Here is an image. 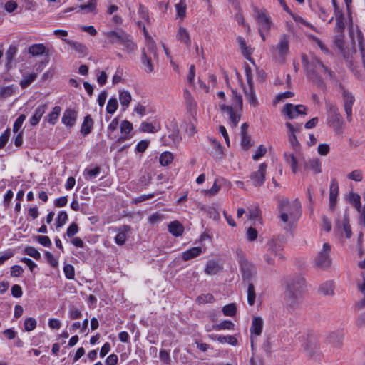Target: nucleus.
<instances>
[{"mask_svg":"<svg viewBox=\"0 0 365 365\" xmlns=\"http://www.w3.org/2000/svg\"><path fill=\"white\" fill-rule=\"evenodd\" d=\"M195 65L192 64L190 65L189 68V71L187 72L186 78H187V83L190 87H195Z\"/></svg>","mask_w":365,"mask_h":365,"instance_id":"41","label":"nucleus"},{"mask_svg":"<svg viewBox=\"0 0 365 365\" xmlns=\"http://www.w3.org/2000/svg\"><path fill=\"white\" fill-rule=\"evenodd\" d=\"M347 178L350 180L360 182L363 178L362 173L360 170H354L348 174Z\"/></svg>","mask_w":365,"mask_h":365,"instance_id":"56","label":"nucleus"},{"mask_svg":"<svg viewBox=\"0 0 365 365\" xmlns=\"http://www.w3.org/2000/svg\"><path fill=\"white\" fill-rule=\"evenodd\" d=\"M184 98L185 99L186 107L190 116L195 120L197 115V104L190 93L187 91H184Z\"/></svg>","mask_w":365,"mask_h":365,"instance_id":"13","label":"nucleus"},{"mask_svg":"<svg viewBox=\"0 0 365 365\" xmlns=\"http://www.w3.org/2000/svg\"><path fill=\"white\" fill-rule=\"evenodd\" d=\"M96 0H90L88 4H82L79 6L81 10H85L87 12L93 11L96 7Z\"/></svg>","mask_w":365,"mask_h":365,"instance_id":"55","label":"nucleus"},{"mask_svg":"<svg viewBox=\"0 0 365 365\" xmlns=\"http://www.w3.org/2000/svg\"><path fill=\"white\" fill-rule=\"evenodd\" d=\"M142 63L145 66L146 72L150 73L153 71V65L151 61V58L147 56L145 49H143L142 52Z\"/></svg>","mask_w":365,"mask_h":365,"instance_id":"39","label":"nucleus"},{"mask_svg":"<svg viewBox=\"0 0 365 365\" xmlns=\"http://www.w3.org/2000/svg\"><path fill=\"white\" fill-rule=\"evenodd\" d=\"M132 101V96L130 93L125 90L119 91V101L123 108V110H126Z\"/></svg>","mask_w":365,"mask_h":365,"instance_id":"23","label":"nucleus"},{"mask_svg":"<svg viewBox=\"0 0 365 365\" xmlns=\"http://www.w3.org/2000/svg\"><path fill=\"white\" fill-rule=\"evenodd\" d=\"M220 264L215 261H209L206 265L205 272L207 274H216L220 270Z\"/></svg>","mask_w":365,"mask_h":365,"instance_id":"38","label":"nucleus"},{"mask_svg":"<svg viewBox=\"0 0 365 365\" xmlns=\"http://www.w3.org/2000/svg\"><path fill=\"white\" fill-rule=\"evenodd\" d=\"M61 111V108L58 106H55L53 110L46 116V120L51 125H55L57 122Z\"/></svg>","mask_w":365,"mask_h":365,"instance_id":"33","label":"nucleus"},{"mask_svg":"<svg viewBox=\"0 0 365 365\" xmlns=\"http://www.w3.org/2000/svg\"><path fill=\"white\" fill-rule=\"evenodd\" d=\"M235 324L229 320H225L221 322L218 324L214 326V329L215 330H222V329H228L232 330L234 329Z\"/></svg>","mask_w":365,"mask_h":365,"instance_id":"44","label":"nucleus"},{"mask_svg":"<svg viewBox=\"0 0 365 365\" xmlns=\"http://www.w3.org/2000/svg\"><path fill=\"white\" fill-rule=\"evenodd\" d=\"M341 89L344 111L346 114L347 120L351 122L352 120V106L355 98L351 92L343 87H341Z\"/></svg>","mask_w":365,"mask_h":365,"instance_id":"9","label":"nucleus"},{"mask_svg":"<svg viewBox=\"0 0 365 365\" xmlns=\"http://www.w3.org/2000/svg\"><path fill=\"white\" fill-rule=\"evenodd\" d=\"M267 153V148L261 145L257 149L255 153L253 155L252 158L254 160H258L260 158L263 157Z\"/></svg>","mask_w":365,"mask_h":365,"instance_id":"63","label":"nucleus"},{"mask_svg":"<svg viewBox=\"0 0 365 365\" xmlns=\"http://www.w3.org/2000/svg\"><path fill=\"white\" fill-rule=\"evenodd\" d=\"M327 115V124L336 133H341L344 127V119L336 105L329 101L325 102Z\"/></svg>","mask_w":365,"mask_h":365,"instance_id":"4","label":"nucleus"},{"mask_svg":"<svg viewBox=\"0 0 365 365\" xmlns=\"http://www.w3.org/2000/svg\"><path fill=\"white\" fill-rule=\"evenodd\" d=\"M26 119V116L24 114L20 115L16 120H15L14 125H13V131L14 133H18L20 130L21 127L23 125V123L24 122Z\"/></svg>","mask_w":365,"mask_h":365,"instance_id":"54","label":"nucleus"},{"mask_svg":"<svg viewBox=\"0 0 365 365\" xmlns=\"http://www.w3.org/2000/svg\"><path fill=\"white\" fill-rule=\"evenodd\" d=\"M46 109H47L46 104L41 105L36 108L34 115L29 120V123H30L31 125L35 126L37 124H38L41 118L45 113Z\"/></svg>","mask_w":365,"mask_h":365,"instance_id":"20","label":"nucleus"},{"mask_svg":"<svg viewBox=\"0 0 365 365\" xmlns=\"http://www.w3.org/2000/svg\"><path fill=\"white\" fill-rule=\"evenodd\" d=\"M100 170L101 168L98 166H96L93 169H86L83 173L86 180H89L95 178L100 173Z\"/></svg>","mask_w":365,"mask_h":365,"instance_id":"42","label":"nucleus"},{"mask_svg":"<svg viewBox=\"0 0 365 365\" xmlns=\"http://www.w3.org/2000/svg\"><path fill=\"white\" fill-rule=\"evenodd\" d=\"M267 168V165L265 163H262L259 165L257 171H254L250 174V178L255 187H260L263 185L265 180Z\"/></svg>","mask_w":365,"mask_h":365,"instance_id":"10","label":"nucleus"},{"mask_svg":"<svg viewBox=\"0 0 365 365\" xmlns=\"http://www.w3.org/2000/svg\"><path fill=\"white\" fill-rule=\"evenodd\" d=\"M319 292L323 295H334V285L332 281H327L322 284L319 288Z\"/></svg>","mask_w":365,"mask_h":365,"instance_id":"28","label":"nucleus"},{"mask_svg":"<svg viewBox=\"0 0 365 365\" xmlns=\"http://www.w3.org/2000/svg\"><path fill=\"white\" fill-rule=\"evenodd\" d=\"M305 289L306 281L304 277L294 276L287 279L284 300L290 310L294 311L299 307Z\"/></svg>","mask_w":365,"mask_h":365,"instance_id":"1","label":"nucleus"},{"mask_svg":"<svg viewBox=\"0 0 365 365\" xmlns=\"http://www.w3.org/2000/svg\"><path fill=\"white\" fill-rule=\"evenodd\" d=\"M236 254L242 281L247 283L252 282L257 274V269L255 264L247 259L241 249H237Z\"/></svg>","mask_w":365,"mask_h":365,"instance_id":"3","label":"nucleus"},{"mask_svg":"<svg viewBox=\"0 0 365 365\" xmlns=\"http://www.w3.org/2000/svg\"><path fill=\"white\" fill-rule=\"evenodd\" d=\"M306 110L307 108L303 105L294 106L292 103H287L284 107L283 113L289 119H294L299 115H306Z\"/></svg>","mask_w":365,"mask_h":365,"instance_id":"11","label":"nucleus"},{"mask_svg":"<svg viewBox=\"0 0 365 365\" xmlns=\"http://www.w3.org/2000/svg\"><path fill=\"white\" fill-rule=\"evenodd\" d=\"M220 108L222 112L227 113L230 122L232 123L233 126L235 127L240 120V116L234 112L233 108L230 106L221 104L220 105Z\"/></svg>","mask_w":365,"mask_h":365,"instance_id":"21","label":"nucleus"},{"mask_svg":"<svg viewBox=\"0 0 365 365\" xmlns=\"http://www.w3.org/2000/svg\"><path fill=\"white\" fill-rule=\"evenodd\" d=\"M24 253L30 257L34 258L36 260L41 259L40 252L34 247H27L24 250Z\"/></svg>","mask_w":365,"mask_h":365,"instance_id":"51","label":"nucleus"},{"mask_svg":"<svg viewBox=\"0 0 365 365\" xmlns=\"http://www.w3.org/2000/svg\"><path fill=\"white\" fill-rule=\"evenodd\" d=\"M168 232L175 237H179L182 235V225L178 221L175 220L168 225Z\"/></svg>","mask_w":365,"mask_h":365,"instance_id":"26","label":"nucleus"},{"mask_svg":"<svg viewBox=\"0 0 365 365\" xmlns=\"http://www.w3.org/2000/svg\"><path fill=\"white\" fill-rule=\"evenodd\" d=\"M216 339L221 344L227 343L232 346L237 344V339L233 336H217Z\"/></svg>","mask_w":365,"mask_h":365,"instance_id":"43","label":"nucleus"},{"mask_svg":"<svg viewBox=\"0 0 365 365\" xmlns=\"http://www.w3.org/2000/svg\"><path fill=\"white\" fill-rule=\"evenodd\" d=\"M165 218V217L163 214L159 213V212H155L149 217L148 220L151 224H156V223H158V222L163 221Z\"/></svg>","mask_w":365,"mask_h":365,"instance_id":"61","label":"nucleus"},{"mask_svg":"<svg viewBox=\"0 0 365 365\" xmlns=\"http://www.w3.org/2000/svg\"><path fill=\"white\" fill-rule=\"evenodd\" d=\"M318 62H322L318 58H314L310 62H307L306 68L309 77L315 82L318 86H323L324 83L321 77L319 76L320 68L317 66Z\"/></svg>","mask_w":365,"mask_h":365,"instance_id":"7","label":"nucleus"},{"mask_svg":"<svg viewBox=\"0 0 365 365\" xmlns=\"http://www.w3.org/2000/svg\"><path fill=\"white\" fill-rule=\"evenodd\" d=\"M118 107V103L117 99L115 98H111L108 101L106 111L108 113L113 114L116 111Z\"/></svg>","mask_w":365,"mask_h":365,"instance_id":"47","label":"nucleus"},{"mask_svg":"<svg viewBox=\"0 0 365 365\" xmlns=\"http://www.w3.org/2000/svg\"><path fill=\"white\" fill-rule=\"evenodd\" d=\"M202 253V249L199 247H192L184 252V261L191 259L199 256Z\"/></svg>","mask_w":365,"mask_h":365,"instance_id":"36","label":"nucleus"},{"mask_svg":"<svg viewBox=\"0 0 365 365\" xmlns=\"http://www.w3.org/2000/svg\"><path fill=\"white\" fill-rule=\"evenodd\" d=\"M213 300H214V297H213L212 294H211L210 293L205 294H201L196 298V302L199 304H205V303H211L213 302Z\"/></svg>","mask_w":365,"mask_h":365,"instance_id":"50","label":"nucleus"},{"mask_svg":"<svg viewBox=\"0 0 365 365\" xmlns=\"http://www.w3.org/2000/svg\"><path fill=\"white\" fill-rule=\"evenodd\" d=\"M256 293L253 282L247 283V302L250 306H253L255 303Z\"/></svg>","mask_w":365,"mask_h":365,"instance_id":"35","label":"nucleus"},{"mask_svg":"<svg viewBox=\"0 0 365 365\" xmlns=\"http://www.w3.org/2000/svg\"><path fill=\"white\" fill-rule=\"evenodd\" d=\"M237 42L240 45V47L242 50V55L249 61L251 60V54H252V48L250 47V46H247L246 45V42L245 41V39L241 37V36H238L237 38Z\"/></svg>","mask_w":365,"mask_h":365,"instance_id":"31","label":"nucleus"},{"mask_svg":"<svg viewBox=\"0 0 365 365\" xmlns=\"http://www.w3.org/2000/svg\"><path fill=\"white\" fill-rule=\"evenodd\" d=\"M255 13L257 21L259 25V29H262L265 31H269L271 28L272 21L267 11L264 9H256Z\"/></svg>","mask_w":365,"mask_h":365,"instance_id":"12","label":"nucleus"},{"mask_svg":"<svg viewBox=\"0 0 365 365\" xmlns=\"http://www.w3.org/2000/svg\"><path fill=\"white\" fill-rule=\"evenodd\" d=\"M68 220V215L65 211H61L58 213L57 217V227H62Z\"/></svg>","mask_w":365,"mask_h":365,"instance_id":"60","label":"nucleus"},{"mask_svg":"<svg viewBox=\"0 0 365 365\" xmlns=\"http://www.w3.org/2000/svg\"><path fill=\"white\" fill-rule=\"evenodd\" d=\"M13 86H8L0 88V96L2 98H7L11 96L14 93Z\"/></svg>","mask_w":365,"mask_h":365,"instance_id":"59","label":"nucleus"},{"mask_svg":"<svg viewBox=\"0 0 365 365\" xmlns=\"http://www.w3.org/2000/svg\"><path fill=\"white\" fill-rule=\"evenodd\" d=\"M34 240L44 247H49L51 246V241L48 236L37 235L34 237Z\"/></svg>","mask_w":365,"mask_h":365,"instance_id":"52","label":"nucleus"},{"mask_svg":"<svg viewBox=\"0 0 365 365\" xmlns=\"http://www.w3.org/2000/svg\"><path fill=\"white\" fill-rule=\"evenodd\" d=\"M120 45L125 47L128 52H133L137 48L136 44L133 41L130 36L125 33V38L122 40Z\"/></svg>","mask_w":365,"mask_h":365,"instance_id":"34","label":"nucleus"},{"mask_svg":"<svg viewBox=\"0 0 365 365\" xmlns=\"http://www.w3.org/2000/svg\"><path fill=\"white\" fill-rule=\"evenodd\" d=\"M290 37L286 34L279 36V42L276 46L272 47V50L278 53L279 57L284 58L289 51Z\"/></svg>","mask_w":365,"mask_h":365,"instance_id":"8","label":"nucleus"},{"mask_svg":"<svg viewBox=\"0 0 365 365\" xmlns=\"http://www.w3.org/2000/svg\"><path fill=\"white\" fill-rule=\"evenodd\" d=\"M283 156L285 163L291 168L292 172L296 174L299 170V165L304 161L302 155L299 152L295 153L284 152Z\"/></svg>","mask_w":365,"mask_h":365,"instance_id":"6","label":"nucleus"},{"mask_svg":"<svg viewBox=\"0 0 365 365\" xmlns=\"http://www.w3.org/2000/svg\"><path fill=\"white\" fill-rule=\"evenodd\" d=\"M133 130V125L128 120H123L122 121L120 124V131L122 133H125V135H128L130 133V131Z\"/></svg>","mask_w":365,"mask_h":365,"instance_id":"57","label":"nucleus"},{"mask_svg":"<svg viewBox=\"0 0 365 365\" xmlns=\"http://www.w3.org/2000/svg\"><path fill=\"white\" fill-rule=\"evenodd\" d=\"M63 41L72 48H73L78 53L81 55H85L87 53L88 48L85 45L67 38H63Z\"/></svg>","mask_w":365,"mask_h":365,"instance_id":"25","label":"nucleus"},{"mask_svg":"<svg viewBox=\"0 0 365 365\" xmlns=\"http://www.w3.org/2000/svg\"><path fill=\"white\" fill-rule=\"evenodd\" d=\"M317 66L320 68V73L324 74L329 78H334V72L327 66H326L322 62H318Z\"/></svg>","mask_w":365,"mask_h":365,"instance_id":"53","label":"nucleus"},{"mask_svg":"<svg viewBox=\"0 0 365 365\" xmlns=\"http://www.w3.org/2000/svg\"><path fill=\"white\" fill-rule=\"evenodd\" d=\"M139 130L143 133H154L158 131V128H156L152 123L148 122H143L140 126Z\"/></svg>","mask_w":365,"mask_h":365,"instance_id":"48","label":"nucleus"},{"mask_svg":"<svg viewBox=\"0 0 365 365\" xmlns=\"http://www.w3.org/2000/svg\"><path fill=\"white\" fill-rule=\"evenodd\" d=\"M304 163V169H309L313 171L314 173L318 174L322 173L321 162L318 158L309 160Z\"/></svg>","mask_w":365,"mask_h":365,"instance_id":"24","label":"nucleus"},{"mask_svg":"<svg viewBox=\"0 0 365 365\" xmlns=\"http://www.w3.org/2000/svg\"><path fill=\"white\" fill-rule=\"evenodd\" d=\"M263 329V320L259 317H255L250 327V332L255 336H259Z\"/></svg>","mask_w":365,"mask_h":365,"instance_id":"22","label":"nucleus"},{"mask_svg":"<svg viewBox=\"0 0 365 365\" xmlns=\"http://www.w3.org/2000/svg\"><path fill=\"white\" fill-rule=\"evenodd\" d=\"M173 160V155L168 151L163 152L159 157V163L162 166L170 165Z\"/></svg>","mask_w":365,"mask_h":365,"instance_id":"37","label":"nucleus"},{"mask_svg":"<svg viewBox=\"0 0 365 365\" xmlns=\"http://www.w3.org/2000/svg\"><path fill=\"white\" fill-rule=\"evenodd\" d=\"M348 200L357 210L359 212H361V197L359 194L351 192L349 195Z\"/></svg>","mask_w":365,"mask_h":365,"instance_id":"32","label":"nucleus"},{"mask_svg":"<svg viewBox=\"0 0 365 365\" xmlns=\"http://www.w3.org/2000/svg\"><path fill=\"white\" fill-rule=\"evenodd\" d=\"M130 231V226L124 225L118 229V234L115 237V242L118 245H123L128 238V233Z\"/></svg>","mask_w":365,"mask_h":365,"instance_id":"17","label":"nucleus"},{"mask_svg":"<svg viewBox=\"0 0 365 365\" xmlns=\"http://www.w3.org/2000/svg\"><path fill=\"white\" fill-rule=\"evenodd\" d=\"M125 32L122 30L119 31H109L103 32V35L108 38L110 43H119L120 44L123 38H125Z\"/></svg>","mask_w":365,"mask_h":365,"instance_id":"16","label":"nucleus"},{"mask_svg":"<svg viewBox=\"0 0 365 365\" xmlns=\"http://www.w3.org/2000/svg\"><path fill=\"white\" fill-rule=\"evenodd\" d=\"M147 48L149 52L152 53L154 57L157 56L156 44L151 38H149L147 40Z\"/></svg>","mask_w":365,"mask_h":365,"instance_id":"64","label":"nucleus"},{"mask_svg":"<svg viewBox=\"0 0 365 365\" xmlns=\"http://www.w3.org/2000/svg\"><path fill=\"white\" fill-rule=\"evenodd\" d=\"M46 51V46L43 43H35L30 46L28 52L33 56H38L43 55Z\"/></svg>","mask_w":365,"mask_h":365,"instance_id":"30","label":"nucleus"},{"mask_svg":"<svg viewBox=\"0 0 365 365\" xmlns=\"http://www.w3.org/2000/svg\"><path fill=\"white\" fill-rule=\"evenodd\" d=\"M37 321L33 317H28L25 319L24 323V330L31 331L36 327Z\"/></svg>","mask_w":365,"mask_h":365,"instance_id":"45","label":"nucleus"},{"mask_svg":"<svg viewBox=\"0 0 365 365\" xmlns=\"http://www.w3.org/2000/svg\"><path fill=\"white\" fill-rule=\"evenodd\" d=\"M268 246L269 247L267 251L271 255L278 258L279 259H282L284 258L283 255L281 252L282 247L279 242L274 240H271L268 243Z\"/></svg>","mask_w":365,"mask_h":365,"instance_id":"19","label":"nucleus"},{"mask_svg":"<svg viewBox=\"0 0 365 365\" xmlns=\"http://www.w3.org/2000/svg\"><path fill=\"white\" fill-rule=\"evenodd\" d=\"M339 193V185L336 179L331 180L329 189V207L331 210L334 208L337 201Z\"/></svg>","mask_w":365,"mask_h":365,"instance_id":"18","label":"nucleus"},{"mask_svg":"<svg viewBox=\"0 0 365 365\" xmlns=\"http://www.w3.org/2000/svg\"><path fill=\"white\" fill-rule=\"evenodd\" d=\"M77 115V112L74 110L70 108L65 110L61 118L62 123L66 127H73L76 124Z\"/></svg>","mask_w":365,"mask_h":365,"instance_id":"15","label":"nucleus"},{"mask_svg":"<svg viewBox=\"0 0 365 365\" xmlns=\"http://www.w3.org/2000/svg\"><path fill=\"white\" fill-rule=\"evenodd\" d=\"M37 78V74L32 73L28 75L24 76V78L20 81V86L22 88H27L32 82H34Z\"/></svg>","mask_w":365,"mask_h":365,"instance_id":"40","label":"nucleus"},{"mask_svg":"<svg viewBox=\"0 0 365 365\" xmlns=\"http://www.w3.org/2000/svg\"><path fill=\"white\" fill-rule=\"evenodd\" d=\"M336 228L341 235L344 233L346 238H350L351 237L352 232L347 214L345 213L343 219L340 221H338L336 223Z\"/></svg>","mask_w":365,"mask_h":365,"instance_id":"14","label":"nucleus"},{"mask_svg":"<svg viewBox=\"0 0 365 365\" xmlns=\"http://www.w3.org/2000/svg\"><path fill=\"white\" fill-rule=\"evenodd\" d=\"M217 180L215 181L212 187L210 189L204 190L205 195L214 196L220 191L221 186L217 184Z\"/></svg>","mask_w":365,"mask_h":365,"instance_id":"62","label":"nucleus"},{"mask_svg":"<svg viewBox=\"0 0 365 365\" xmlns=\"http://www.w3.org/2000/svg\"><path fill=\"white\" fill-rule=\"evenodd\" d=\"M93 121L90 115H86L84 118L83 122L81 125V133L83 135H88L93 128Z\"/></svg>","mask_w":365,"mask_h":365,"instance_id":"29","label":"nucleus"},{"mask_svg":"<svg viewBox=\"0 0 365 365\" xmlns=\"http://www.w3.org/2000/svg\"><path fill=\"white\" fill-rule=\"evenodd\" d=\"M331 246L328 242L323 245L322 250L319 251L315 258V264L322 269H327L331 264V258L330 257Z\"/></svg>","mask_w":365,"mask_h":365,"instance_id":"5","label":"nucleus"},{"mask_svg":"<svg viewBox=\"0 0 365 365\" xmlns=\"http://www.w3.org/2000/svg\"><path fill=\"white\" fill-rule=\"evenodd\" d=\"M278 210L280 213L281 220L284 223L292 225L301 215V205L297 200L289 201L288 199L283 197L278 202Z\"/></svg>","mask_w":365,"mask_h":365,"instance_id":"2","label":"nucleus"},{"mask_svg":"<svg viewBox=\"0 0 365 365\" xmlns=\"http://www.w3.org/2000/svg\"><path fill=\"white\" fill-rule=\"evenodd\" d=\"M65 276L68 279H73L75 276L74 267L71 264H66L63 267Z\"/></svg>","mask_w":365,"mask_h":365,"instance_id":"58","label":"nucleus"},{"mask_svg":"<svg viewBox=\"0 0 365 365\" xmlns=\"http://www.w3.org/2000/svg\"><path fill=\"white\" fill-rule=\"evenodd\" d=\"M288 140L292 149L296 152H299L300 149V143L298 141L296 135L293 133L288 134Z\"/></svg>","mask_w":365,"mask_h":365,"instance_id":"46","label":"nucleus"},{"mask_svg":"<svg viewBox=\"0 0 365 365\" xmlns=\"http://www.w3.org/2000/svg\"><path fill=\"white\" fill-rule=\"evenodd\" d=\"M236 312L237 307L233 303L225 305L222 308V312L225 316L232 317L236 314Z\"/></svg>","mask_w":365,"mask_h":365,"instance_id":"49","label":"nucleus"},{"mask_svg":"<svg viewBox=\"0 0 365 365\" xmlns=\"http://www.w3.org/2000/svg\"><path fill=\"white\" fill-rule=\"evenodd\" d=\"M319 345L314 341H307L303 348L304 352L308 356H313L319 351Z\"/></svg>","mask_w":365,"mask_h":365,"instance_id":"27","label":"nucleus"}]
</instances>
